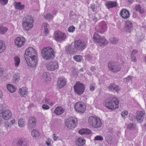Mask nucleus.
<instances>
[{
  "instance_id": "nucleus-45",
  "label": "nucleus",
  "mask_w": 146,
  "mask_h": 146,
  "mask_svg": "<svg viewBox=\"0 0 146 146\" xmlns=\"http://www.w3.org/2000/svg\"><path fill=\"white\" fill-rule=\"evenodd\" d=\"M110 42L111 43L115 44L118 41V40L116 38H112L110 39Z\"/></svg>"
},
{
  "instance_id": "nucleus-59",
  "label": "nucleus",
  "mask_w": 146,
  "mask_h": 146,
  "mask_svg": "<svg viewBox=\"0 0 146 146\" xmlns=\"http://www.w3.org/2000/svg\"><path fill=\"white\" fill-rule=\"evenodd\" d=\"M15 121L14 119L11 120V123L12 124H13L15 123Z\"/></svg>"
},
{
  "instance_id": "nucleus-2",
  "label": "nucleus",
  "mask_w": 146,
  "mask_h": 146,
  "mask_svg": "<svg viewBox=\"0 0 146 146\" xmlns=\"http://www.w3.org/2000/svg\"><path fill=\"white\" fill-rule=\"evenodd\" d=\"M55 53L54 51L50 46L44 47L41 51L43 58L47 60L54 58Z\"/></svg>"
},
{
  "instance_id": "nucleus-51",
  "label": "nucleus",
  "mask_w": 146,
  "mask_h": 146,
  "mask_svg": "<svg viewBox=\"0 0 146 146\" xmlns=\"http://www.w3.org/2000/svg\"><path fill=\"white\" fill-rule=\"evenodd\" d=\"M128 113V112L126 110H124L121 113V115L123 117H125V115H127Z\"/></svg>"
},
{
  "instance_id": "nucleus-18",
  "label": "nucleus",
  "mask_w": 146,
  "mask_h": 146,
  "mask_svg": "<svg viewBox=\"0 0 146 146\" xmlns=\"http://www.w3.org/2000/svg\"><path fill=\"white\" fill-rule=\"evenodd\" d=\"M145 112L141 111H137L136 114L135 118L138 122H141L144 118Z\"/></svg>"
},
{
  "instance_id": "nucleus-14",
  "label": "nucleus",
  "mask_w": 146,
  "mask_h": 146,
  "mask_svg": "<svg viewBox=\"0 0 146 146\" xmlns=\"http://www.w3.org/2000/svg\"><path fill=\"white\" fill-rule=\"evenodd\" d=\"M28 65L31 67H35L36 66L37 61V56H34L31 58L25 59Z\"/></svg>"
},
{
  "instance_id": "nucleus-27",
  "label": "nucleus",
  "mask_w": 146,
  "mask_h": 146,
  "mask_svg": "<svg viewBox=\"0 0 146 146\" xmlns=\"http://www.w3.org/2000/svg\"><path fill=\"white\" fill-rule=\"evenodd\" d=\"M125 28L127 31L130 33L133 29V25L130 21H127L125 25Z\"/></svg>"
},
{
  "instance_id": "nucleus-6",
  "label": "nucleus",
  "mask_w": 146,
  "mask_h": 146,
  "mask_svg": "<svg viewBox=\"0 0 146 146\" xmlns=\"http://www.w3.org/2000/svg\"><path fill=\"white\" fill-rule=\"evenodd\" d=\"M93 39L94 42L98 43L101 46H105L108 43V41L105 38L100 37L99 35L96 32L94 35Z\"/></svg>"
},
{
  "instance_id": "nucleus-41",
  "label": "nucleus",
  "mask_w": 146,
  "mask_h": 146,
  "mask_svg": "<svg viewBox=\"0 0 146 146\" xmlns=\"http://www.w3.org/2000/svg\"><path fill=\"white\" fill-rule=\"evenodd\" d=\"M136 125L135 124L130 123L127 125V128L129 129H133L136 127Z\"/></svg>"
},
{
  "instance_id": "nucleus-44",
  "label": "nucleus",
  "mask_w": 146,
  "mask_h": 146,
  "mask_svg": "<svg viewBox=\"0 0 146 146\" xmlns=\"http://www.w3.org/2000/svg\"><path fill=\"white\" fill-rule=\"evenodd\" d=\"M94 140L102 141L103 140V138L101 136L97 135L94 137Z\"/></svg>"
},
{
  "instance_id": "nucleus-46",
  "label": "nucleus",
  "mask_w": 146,
  "mask_h": 146,
  "mask_svg": "<svg viewBox=\"0 0 146 146\" xmlns=\"http://www.w3.org/2000/svg\"><path fill=\"white\" fill-rule=\"evenodd\" d=\"M49 75V73L48 72H44L43 73V78L46 79V80H48L47 78H48V76Z\"/></svg>"
},
{
  "instance_id": "nucleus-34",
  "label": "nucleus",
  "mask_w": 146,
  "mask_h": 146,
  "mask_svg": "<svg viewBox=\"0 0 146 146\" xmlns=\"http://www.w3.org/2000/svg\"><path fill=\"white\" fill-rule=\"evenodd\" d=\"M42 27H44L45 29L44 32V34L46 35H47L49 33L48 28L49 27V25L44 23L43 24Z\"/></svg>"
},
{
  "instance_id": "nucleus-33",
  "label": "nucleus",
  "mask_w": 146,
  "mask_h": 146,
  "mask_svg": "<svg viewBox=\"0 0 146 146\" xmlns=\"http://www.w3.org/2000/svg\"><path fill=\"white\" fill-rule=\"evenodd\" d=\"M5 48V43L1 40H0V53L3 52Z\"/></svg>"
},
{
  "instance_id": "nucleus-42",
  "label": "nucleus",
  "mask_w": 146,
  "mask_h": 146,
  "mask_svg": "<svg viewBox=\"0 0 146 146\" xmlns=\"http://www.w3.org/2000/svg\"><path fill=\"white\" fill-rule=\"evenodd\" d=\"M75 28L73 26L69 27L68 29V31L70 33H73L75 31Z\"/></svg>"
},
{
  "instance_id": "nucleus-47",
  "label": "nucleus",
  "mask_w": 146,
  "mask_h": 146,
  "mask_svg": "<svg viewBox=\"0 0 146 146\" xmlns=\"http://www.w3.org/2000/svg\"><path fill=\"white\" fill-rule=\"evenodd\" d=\"M45 103L50 106H52L54 104L53 103L50 102V100L49 99L47 98L45 99Z\"/></svg>"
},
{
  "instance_id": "nucleus-10",
  "label": "nucleus",
  "mask_w": 146,
  "mask_h": 146,
  "mask_svg": "<svg viewBox=\"0 0 146 146\" xmlns=\"http://www.w3.org/2000/svg\"><path fill=\"white\" fill-rule=\"evenodd\" d=\"M54 37L56 41H59L64 40L66 38V35L65 33L60 31H56L54 32Z\"/></svg>"
},
{
  "instance_id": "nucleus-23",
  "label": "nucleus",
  "mask_w": 146,
  "mask_h": 146,
  "mask_svg": "<svg viewBox=\"0 0 146 146\" xmlns=\"http://www.w3.org/2000/svg\"><path fill=\"white\" fill-rule=\"evenodd\" d=\"M18 146H28V142L25 138H21L17 139Z\"/></svg>"
},
{
  "instance_id": "nucleus-61",
  "label": "nucleus",
  "mask_w": 146,
  "mask_h": 146,
  "mask_svg": "<svg viewBox=\"0 0 146 146\" xmlns=\"http://www.w3.org/2000/svg\"><path fill=\"white\" fill-rule=\"evenodd\" d=\"M80 71L81 72H82L83 71V69L82 68V69H80Z\"/></svg>"
},
{
  "instance_id": "nucleus-64",
  "label": "nucleus",
  "mask_w": 146,
  "mask_h": 146,
  "mask_svg": "<svg viewBox=\"0 0 146 146\" xmlns=\"http://www.w3.org/2000/svg\"><path fill=\"white\" fill-rule=\"evenodd\" d=\"M7 124H6V126L7 127L9 126L8 125L7 126Z\"/></svg>"
},
{
  "instance_id": "nucleus-58",
  "label": "nucleus",
  "mask_w": 146,
  "mask_h": 146,
  "mask_svg": "<svg viewBox=\"0 0 146 146\" xmlns=\"http://www.w3.org/2000/svg\"><path fill=\"white\" fill-rule=\"evenodd\" d=\"M3 71L4 70L3 68H0V77L2 76Z\"/></svg>"
},
{
  "instance_id": "nucleus-26",
  "label": "nucleus",
  "mask_w": 146,
  "mask_h": 146,
  "mask_svg": "<svg viewBox=\"0 0 146 146\" xmlns=\"http://www.w3.org/2000/svg\"><path fill=\"white\" fill-rule=\"evenodd\" d=\"M64 109L60 106H57L54 110V113L57 115L62 114L64 111Z\"/></svg>"
},
{
  "instance_id": "nucleus-29",
  "label": "nucleus",
  "mask_w": 146,
  "mask_h": 146,
  "mask_svg": "<svg viewBox=\"0 0 146 146\" xmlns=\"http://www.w3.org/2000/svg\"><path fill=\"white\" fill-rule=\"evenodd\" d=\"M15 6L16 9L19 10H22L24 8V5L21 4L20 2H15Z\"/></svg>"
},
{
  "instance_id": "nucleus-25",
  "label": "nucleus",
  "mask_w": 146,
  "mask_h": 146,
  "mask_svg": "<svg viewBox=\"0 0 146 146\" xmlns=\"http://www.w3.org/2000/svg\"><path fill=\"white\" fill-rule=\"evenodd\" d=\"M75 143L78 146H83L85 143V140L82 137H79L76 141Z\"/></svg>"
},
{
  "instance_id": "nucleus-21",
  "label": "nucleus",
  "mask_w": 146,
  "mask_h": 146,
  "mask_svg": "<svg viewBox=\"0 0 146 146\" xmlns=\"http://www.w3.org/2000/svg\"><path fill=\"white\" fill-rule=\"evenodd\" d=\"M106 5L108 9H110L113 7H117L118 4L116 1H109L106 2Z\"/></svg>"
},
{
  "instance_id": "nucleus-20",
  "label": "nucleus",
  "mask_w": 146,
  "mask_h": 146,
  "mask_svg": "<svg viewBox=\"0 0 146 146\" xmlns=\"http://www.w3.org/2000/svg\"><path fill=\"white\" fill-rule=\"evenodd\" d=\"M66 80L64 78H59L57 80V86L59 88L63 87L66 85Z\"/></svg>"
},
{
  "instance_id": "nucleus-49",
  "label": "nucleus",
  "mask_w": 146,
  "mask_h": 146,
  "mask_svg": "<svg viewBox=\"0 0 146 146\" xmlns=\"http://www.w3.org/2000/svg\"><path fill=\"white\" fill-rule=\"evenodd\" d=\"M90 90L91 91H93L95 89V84H91L89 86Z\"/></svg>"
},
{
  "instance_id": "nucleus-30",
  "label": "nucleus",
  "mask_w": 146,
  "mask_h": 146,
  "mask_svg": "<svg viewBox=\"0 0 146 146\" xmlns=\"http://www.w3.org/2000/svg\"><path fill=\"white\" fill-rule=\"evenodd\" d=\"M79 133L80 134H89L91 133V131L88 129H83L80 130Z\"/></svg>"
},
{
  "instance_id": "nucleus-50",
  "label": "nucleus",
  "mask_w": 146,
  "mask_h": 146,
  "mask_svg": "<svg viewBox=\"0 0 146 146\" xmlns=\"http://www.w3.org/2000/svg\"><path fill=\"white\" fill-rule=\"evenodd\" d=\"M8 0H0V4L2 5H5L7 4Z\"/></svg>"
},
{
  "instance_id": "nucleus-11",
  "label": "nucleus",
  "mask_w": 146,
  "mask_h": 146,
  "mask_svg": "<svg viewBox=\"0 0 146 146\" xmlns=\"http://www.w3.org/2000/svg\"><path fill=\"white\" fill-rule=\"evenodd\" d=\"M76 119L74 117H70L66 121V125L69 129L75 127L76 125Z\"/></svg>"
},
{
  "instance_id": "nucleus-3",
  "label": "nucleus",
  "mask_w": 146,
  "mask_h": 146,
  "mask_svg": "<svg viewBox=\"0 0 146 146\" xmlns=\"http://www.w3.org/2000/svg\"><path fill=\"white\" fill-rule=\"evenodd\" d=\"M22 23V26L24 30L29 31L33 28L34 20L31 16L27 15L24 17Z\"/></svg>"
},
{
  "instance_id": "nucleus-4",
  "label": "nucleus",
  "mask_w": 146,
  "mask_h": 146,
  "mask_svg": "<svg viewBox=\"0 0 146 146\" xmlns=\"http://www.w3.org/2000/svg\"><path fill=\"white\" fill-rule=\"evenodd\" d=\"M88 123L92 127L94 128L100 127L102 122L100 119L95 116H91L88 119Z\"/></svg>"
},
{
  "instance_id": "nucleus-22",
  "label": "nucleus",
  "mask_w": 146,
  "mask_h": 146,
  "mask_svg": "<svg viewBox=\"0 0 146 146\" xmlns=\"http://www.w3.org/2000/svg\"><path fill=\"white\" fill-rule=\"evenodd\" d=\"M120 15L123 19H126L129 17L130 13L128 10L123 9L121 11Z\"/></svg>"
},
{
  "instance_id": "nucleus-38",
  "label": "nucleus",
  "mask_w": 146,
  "mask_h": 146,
  "mask_svg": "<svg viewBox=\"0 0 146 146\" xmlns=\"http://www.w3.org/2000/svg\"><path fill=\"white\" fill-rule=\"evenodd\" d=\"M74 60L78 62H80L82 59L81 56L79 55H76L73 57Z\"/></svg>"
},
{
  "instance_id": "nucleus-40",
  "label": "nucleus",
  "mask_w": 146,
  "mask_h": 146,
  "mask_svg": "<svg viewBox=\"0 0 146 146\" xmlns=\"http://www.w3.org/2000/svg\"><path fill=\"white\" fill-rule=\"evenodd\" d=\"M105 140L109 144H111L112 143V138L111 136H106L105 138Z\"/></svg>"
},
{
  "instance_id": "nucleus-35",
  "label": "nucleus",
  "mask_w": 146,
  "mask_h": 146,
  "mask_svg": "<svg viewBox=\"0 0 146 146\" xmlns=\"http://www.w3.org/2000/svg\"><path fill=\"white\" fill-rule=\"evenodd\" d=\"M14 63L15 66H18L20 62L19 58L17 56H15L14 58Z\"/></svg>"
},
{
  "instance_id": "nucleus-13",
  "label": "nucleus",
  "mask_w": 146,
  "mask_h": 146,
  "mask_svg": "<svg viewBox=\"0 0 146 146\" xmlns=\"http://www.w3.org/2000/svg\"><path fill=\"white\" fill-rule=\"evenodd\" d=\"M109 70L113 72H115L119 71L121 67L119 65H117L113 61H110L108 64Z\"/></svg>"
},
{
  "instance_id": "nucleus-37",
  "label": "nucleus",
  "mask_w": 146,
  "mask_h": 146,
  "mask_svg": "<svg viewBox=\"0 0 146 146\" xmlns=\"http://www.w3.org/2000/svg\"><path fill=\"white\" fill-rule=\"evenodd\" d=\"M18 124L20 127H22L24 126V122L23 118H21L19 119Z\"/></svg>"
},
{
  "instance_id": "nucleus-31",
  "label": "nucleus",
  "mask_w": 146,
  "mask_h": 146,
  "mask_svg": "<svg viewBox=\"0 0 146 146\" xmlns=\"http://www.w3.org/2000/svg\"><path fill=\"white\" fill-rule=\"evenodd\" d=\"M7 87L8 91L11 93H13L15 91V88L11 84H7Z\"/></svg>"
},
{
  "instance_id": "nucleus-63",
  "label": "nucleus",
  "mask_w": 146,
  "mask_h": 146,
  "mask_svg": "<svg viewBox=\"0 0 146 146\" xmlns=\"http://www.w3.org/2000/svg\"><path fill=\"white\" fill-rule=\"evenodd\" d=\"M18 76L19 77V76ZM18 79H19V78H18ZM15 80H18V78L15 79Z\"/></svg>"
},
{
  "instance_id": "nucleus-12",
  "label": "nucleus",
  "mask_w": 146,
  "mask_h": 146,
  "mask_svg": "<svg viewBox=\"0 0 146 146\" xmlns=\"http://www.w3.org/2000/svg\"><path fill=\"white\" fill-rule=\"evenodd\" d=\"M46 66L48 70L53 71L58 69L59 65L57 61H51L46 64Z\"/></svg>"
},
{
  "instance_id": "nucleus-7",
  "label": "nucleus",
  "mask_w": 146,
  "mask_h": 146,
  "mask_svg": "<svg viewBox=\"0 0 146 146\" xmlns=\"http://www.w3.org/2000/svg\"><path fill=\"white\" fill-rule=\"evenodd\" d=\"M74 44V47L76 49L75 51H74V52H76L77 50H83L85 48L86 46L84 41L81 39L75 40Z\"/></svg>"
},
{
  "instance_id": "nucleus-15",
  "label": "nucleus",
  "mask_w": 146,
  "mask_h": 146,
  "mask_svg": "<svg viewBox=\"0 0 146 146\" xmlns=\"http://www.w3.org/2000/svg\"><path fill=\"white\" fill-rule=\"evenodd\" d=\"M96 29L98 32L101 33H104L107 30L106 25L104 22L101 23L99 26L96 27Z\"/></svg>"
},
{
  "instance_id": "nucleus-1",
  "label": "nucleus",
  "mask_w": 146,
  "mask_h": 146,
  "mask_svg": "<svg viewBox=\"0 0 146 146\" xmlns=\"http://www.w3.org/2000/svg\"><path fill=\"white\" fill-rule=\"evenodd\" d=\"M119 104V100L115 97L108 98L104 102V104L106 108L113 111L118 108Z\"/></svg>"
},
{
  "instance_id": "nucleus-52",
  "label": "nucleus",
  "mask_w": 146,
  "mask_h": 146,
  "mask_svg": "<svg viewBox=\"0 0 146 146\" xmlns=\"http://www.w3.org/2000/svg\"><path fill=\"white\" fill-rule=\"evenodd\" d=\"M51 141V139L49 138L47 139V141H46V143L48 146H50V145Z\"/></svg>"
},
{
  "instance_id": "nucleus-16",
  "label": "nucleus",
  "mask_w": 146,
  "mask_h": 146,
  "mask_svg": "<svg viewBox=\"0 0 146 146\" xmlns=\"http://www.w3.org/2000/svg\"><path fill=\"white\" fill-rule=\"evenodd\" d=\"M25 42V39L23 37H17L15 40V44L19 47L23 45Z\"/></svg>"
},
{
  "instance_id": "nucleus-60",
  "label": "nucleus",
  "mask_w": 146,
  "mask_h": 146,
  "mask_svg": "<svg viewBox=\"0 0 146 146\" xmlns=\"http://www.w3.org/2000/svg\"><path fill=\"white\" fill-rule=\"evenodd\" d=\"M2 95V92L0 90V96Z\"/></svg>"
},
{
  "instance_id": "nucleus-28",
  "label": "nucleus",
  "mask_w": 146,
  "mask_h": 146,
  "mask_svg": "<svg viewBox=\"0 0 146 146\" xmlns=\"http://www.w3.org/2000/svg\"><path fill=\"white\" fill-rule=\"evenodd\" d=\"M109 89L111 91L115 90L117 92L119 90V87L114 84H111L108 87Z\"/></svg>"
},
{
  "instance_id": "nucleus-39",
  "label": "nucleus",
  "mask_w": 146,
  "mask_h": 146,
  "mask_svg": "<svg viewBox=\"0 0 146 146\" xmlns=\"http://www.w3.org/2000/svg\"><path fill=\"white\" fill-rule=\"evenodd\" d=\"M44 17L46 20H49L52 19L53 17V16L50 14H46L45 15H44Z\"/></svg>"
},
{
  "instance_id": "nucleus-62",
  "label": "nucleus",
  "mask_w": 146,
  "mask_h": 146,
  "mask_svg": "<svg viewBox=\"0 0 146 146\" xmlns=\"http://www.w3.org/2000/svg\"><path fill=\"white\" fill-rule=\"evenodd\" d=\"M145 61L146 62V56L145 57Z\"/></svg>"
},
{
  "instance_id": "nucleus-17",
  "label": "nucleus",
  "mask_w": 146,
  "mask_h": 146,
  "mask_svg": "<svg viewBox=\"0 0 146 146\" xmlns=\"http://www.w3.org/2000/svg\"><path fill=\"white\" fill-rule=\"evenodd\" d=\"M36 118L33 117H30L28 121V127L29 128L32 129L36 125Z\"/></svg>"
},
{
  "instance_id": "nucleus-48",
  "label": "nucleus",
  "mask_w": 146,
  "mask_h": 146,
  "mask_svg": "<svg viewBox=\"0 0 146 146\" xmlns=\"http://www.w3.org/2000/svg\"><path fill=\"white\" fill-rule=\"evenodd\" d=\"M90 8L94 12L96 11L97 10L95 4H92L91 5Z\"/></svg>"
},
{
  "instance_id": "nucleus-24",
  "label": "nucleus",
  "mask_w": 146,
  "mask_h": 146,
  "mask_svg": "<svg viewBox=\"0 0 146 146\" xmlns=\"http://www.w3.org/2000/svg\"><path fill=\"white\" fill-rule=\"evenodd\" d=\"M28 90L26 87H22L19 89V93L22 96H25L27 95Z\"/></svg>"
},
{
  "instance_id": "nucleus-36",
  "label": "nucleus",
  "mask_w": 146,
  "mask_h": 146,
  "mask_svg": "<svg viewBox=\"0 0 146 146\" xmlns=\"http://www.w3.org/2000/svg\"><path fill=\"white\" fill-rule=\"evenodd\" d=\"M7 30V28L3 27L2 25H0V33L2 34H4Z\"/></svg>"
},
{
  "instance_id": "nucleus-53",
  "label": "nucleus",
  "mask_w": 146,
  "mask_h": 146,
  "mask_svg": "<svg viewBox=\"0 0 146 146\" xmlns=\"http://www.w3.org/2000/svg\"><path fill=\"white\" fill-rule=\"evenodd\" d=\"M43 109L46 110H48L49 109V106L47 105L43 104L42 106Z\"/></svg>"
},
{
  "instance_id": "nucleus-9",
  "label": "nucleus",
  "mask_w": 146,
  "mask_h": 146,
  "mask_svg": "<svg viewBox=\"0 0 146 146\" xmlns=\"http://www.w3.org/2000/svg\"><path fill=\"white\" fill-rule=\"evenodd\" d=\"M37 53L35 49L32 47H29L25 51L24 57L25 59L36 56Z\"/></svg>"
},
{
  "instance_id": "nucleus-32",
  "label": "nucleus",
  "mask_w": 146,
  "mask_h": 146,
  "mask_svg": "<svg viewBox=\"0 0 146 146\" xmlns=\"http://www.w3.org/2000/svg\"><path fill=\"white\" fill-rule=\"evenodd\" d=\"M31 135L33 137L36 138L40 135V133L36 130H33L31 131Z\"/></svg>"
},
{
  "instance_id": "nucleus-43",
  "label": "nucleus",
  "mask_w": 146,
  "mask_h": 146,
  "mask_svg": "<svg viewBox=\"0 0 146 146\" xmlns=\"http://www.w3.org/2000/svg\"><path fill=\"white\" fill-rule=\"evenodd\" d=\"M135 9L136 11H139L141 13H143V11H142L141 10V7L139 5H137L135 7Z\"/></svg>"
},
{
  "instance_id": "nucleus-55",
  "label": "nucleus",
  "mask_w": 146,
  "mask_h": 146,
  "mask_svg": "<svg viewBox=\"0 0 146 146\" xmlns=\"http://www.w3.org/2000/svg\"><path fill=\"white\" fill-rule=\"evenodd\" d=\"M127 82L131 81V77L130 76H128L125 78Z\"/></svg>"
},
{
  "instance_id": "nucleus-54",
  "label": "nucleus",
  "mask_w": 146,
  "mask_h": 146,
  "mask_svg": "<svg viewBox=\"0 0 146 146\" xmlns=\"http://www.w3.org/2000/svg\"><path fill=\"white\" fill-rule=\"evenodd\" d=\"M52 138L54 141H56L58 139V137L55 134H53L52 135Z\"/></svg>"
},
{
  "instance_id": "nucleus-5",
  "label": "nucleus",
  "mask_w": 146,
  "mask_h": 146,
  "mask_svg": "<svg viewBox=\"0 0 146 146\" xmlns=\"http://www.w3.org/2000/svg\"><path fill=\"white\" fill-rule=\"evenodd\" d=\"M74 92L76 94L80 96L83 94L85 91V84L80 81L77 82L73 86Z\"/></svg>"
},
{
  "instance_id": "nucleus-57",
  "label": "nucleus",
  "mask_w": 146,
  "mask_h": 146,
  "mask_svg": "<svg viewBox=\"0 0 146 146\" xmlns=\"http://www.w3.org/2000/svg\"><path fill=\"white\" fill-rule=\"evenodd\" d=\"M131 58L133 62H136L137 61V59L135 56H133V55H131Z\"/></svg>"
},
{
  "instance_id": "nucleus-8",
  "label": "nucleus",
  "mask_w": 146,
  "mask_h": 146,
  "mask_svg": "<svg viewBox=\"0 0 146 146\" xmlns=\"http://www.w3.org/2000/svg\"><path fill=\"white\" fill-rule=\"evenodd\" d=\"M74 109L77 112L83 113L85 112L86 108L84 103L82 102H78L75 103Z\"/></svg>"
},
{
  "instance_id": "nucleus-56",
  "label": "nucleus",
  "mask_w": 146,
  "mask_h": 146,
  "mask_svg": "<svg viewBox=\"0 0 146 146\" xmlns=\"http://www.w3.org/2000/svg\"><path fill=\"white\" fill-rule=\"evenodd\" d=\"M138 52L137 50H133V51L131 53V55H134L136 54Z\"/></svg>"
},
{
  "instance_id": "nucleus-19",
  "label": "nucleus",
  "mask_w": 146,
  "mask_h": 146,
  "mask_svg": "<svg viewBox=\"0 0 146 146\" xmlns=\"http://www.w3.org/2000/svg\"><path fill=\"white\" fill-rule=\"evenodd\" d=\"M2 115L3 118L5 120H8L12 117L11 112L9 110H6L3 111Z\"/></svg>"
}]
</instances>
